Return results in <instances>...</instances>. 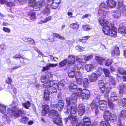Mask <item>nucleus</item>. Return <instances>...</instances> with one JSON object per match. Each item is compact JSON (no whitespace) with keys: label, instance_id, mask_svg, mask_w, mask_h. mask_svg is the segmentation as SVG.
Returning a JSON list of instances; mask_svg holds the SVG:
<instances>
[{"label":"nucleus","instance_id":"14","mask_svg":"<svg viewBox=\"0 0 126 126\" xmlns=\"http://www.w3.org/2000/svg\"><path fill=\"white\" fill-rule=\"evenodd\" d=\"M99 107L101 110H104L107 108V103L104 100H101L99 101Z\"/></svg>","mask_w":126,"mask_h":126},{"label":"nucleus","instance_id":"31","mask_svg":"<svg viewBox=\"0 0 126 126\" xmlns=\"http://www.w3.org/2000/svg\"><path fill=\"white\" fill-rule=\"evenodd\" d=\"M119 47H115L114 50L111 52V55L113 56H117L119 55L120 53L119 50Z\"/></svg>","mask_w":126,"mask_h":126},{"label":"nucleus","instance_id":"11","mask_svg":"<svg viewBox=\"0 0 126 126\" xmlns=\"http://www.w3.org/2000/svg\"><path fill=\"white\" fill-rule=\"evenodd\" d=\"M48 115L49 118L54 119L58 117V116H59V114L56 110L52 109L49 112Z\"/></svg>","mask_w":126,"mask_h":126},{"label":"nucleus","instance_id":"48","mask_svg":"<svg viewBox=\"0 0 126 126\" xmlns=\"http://www.w3.org/2000/svg\"><path fill=\"white\" fill-rule=\"evenodd\" d=\"M117 120V118L115 114H112L109 120H110L111 121L115 122Z\"/></svg>","mask_w":126,"mask_h":126},{"label":"nucleus","instance_id":"21","mask_svg":"<svg viewBox=\"0 0 126 126\" xmlns=\"http://www.w3.org/2000/svg\"><path fill=\"white\" fill-rule=\"evenodd\" d=\"M67 112L68 113V111L70 112L71 116H76V108H74L73 106H71L69 110L68 107V108Z\"/></svg>","mask_w":126,"mask_h":126},{"label":"nucleus","instance_id":"5","mask_svg":"<svg viewBox=\"0 0 126 126\" xmlns=\"http://www.w3.org/2000/svg\"><path fill=\"white\" fill-rule=\"evenodd\" d=\"M47 76L45 77L44 76H42L41 77V81L42 83H44L43 84V87L45 88H48L52 86H55L56 81H53L49 79H47Z\"/></svg>","mask_w":126,"mask_h":126},{"label":"nucleus","instance_id":"61","mask_svg":"<svg viewBox=\"0 0 126 126\" xmlns=\"http://www.w3.org/2000/svg\"><path fill=\"white\" fill-rule=\"evenodd\" d=\"M76 49L78 50L79 51H83L84 50V48L82 47H81L79 46H77L76 47Z\"/></svg>","mask_w":126,"mask_h":126},{"label":"nucleus","instance_id":"42","mask_svg":"<svg viewBox=\"0 0 126 126\" xmlns=\"http://www.w3.org/2000/svg\"><path fill=\"white\" fill-rule=\"evenodd\" d=\"M22 105L26 109H29L31 106V103L29 101H27L24 103H22Z\"/></svg>","mask_w":126,"mask_h":126},{"label":"nucleus","instance_id":"10","mask_svg":"<svg viewBox=\"0 0 126 126\" xmlns=\"http://www.w3.org/2000/svg\"><path fill=\"white\" fill-rule=\"evenodd\" d=\"M90 97V92L88 90L86 89H84L82 90L81 97L83 99H88Z\"/></svg>","mask_w":126,"mask_h":126},{"label":"nucleus","instance_id":"27","mask_svg":"<svg viewBox=\"0 0 126 126\" xmlns=\"http://www.w3.org/2000/svg\"><path fill=\"white\" fill-rule=\"evenodd\" d=\"M95 58L98 63L100 65L102 64L105 61V58L97 56H95Z\"/></svg>","mask_w":126,"mask_h":126},{"label":"nucleus","instance_id":"16","mask_svg":"<svg viewBox=\"0 0 126 126\" xmlns=\"http://www.w3.org/2000/svg\"><path fill=\"white\" fill-rule=\"evenodd\" d=\"M77 83L75 82L71 83L69 87V89L70 91L72 92H75V91H77Z\"/></svg>","mask_w":126,"mask_h":126},{"label":"nucleus","instance_id":"57","mask_svg":"<svg viewBox=\"0 0 126 126\" xmlns=\"http://www.w3.org/2000/svg\"><path fill=\"white\" fill-rule=\"evenodd\" d=\"M112 60L110 59H107L106 61V62L105 63V65L107 66H109L112 63Z\"/></svg>","mask_w":126,"mask_h":126},{"label":"nucleus","instance_id":"32","mask_svg":"<svg viewBox=\"0 0 126 126\" xmlns=\"http://www.w3.org/2000/svg\"><path fill=\"white\" fill-rule=\"evenodd\" d=\"M6 46L4 44H2L0 45V54H2L6 51Z\"/></svg>","mask_w":126,"mask_h":126},{"label":"nucleus","instance_id":"58","mask_svg":"<svg viewBox=\"0 0 126 126\" xmlns=\"http://www.w3.org/2000/svg\"><path fill=\"white\" fill-rule=\"evenodd\" d=\"M83 28L85 31H88L91 29V28L87 25H85L83 26Z\"/></svg>","mask_w":126,"mask_h":126},{"label":"nucleus","instance_id":"49","mask_svg":"<svg viewBox=\"0 0 126 126\" xmlns=\"http://www.w3.org/2000/svg\"><path fill=\"white\" fill-rule=\"evenodd\" d=\"M85 57L84 58V60L86 62V61H89L93 58V56L92 55L88 56H84Z\"/></svg>","mask_w":126,"mask_h":126},{"label":"nucleus","instance_id":"23","mask_svg":"<svg viewBox=\"0 0 126 126\" xmlns=\"http://www.w3.org/2000/svg\"><path fill=\"white\" fill-rule=\"evenodd\" d=\"M53 121L54 123L58 125L61 126L62 125L63 123L61 118L59 116H58L57 118L53 119Z\"/></svg>","mask_w":126,"mask_h":126},{"label":"nucleus","instance_id":"9","mask_svg":"<svg viewBox=\"0 0 126 126\" xmlns=\"http://www.w3.org/2000/svg\"><path fill=\"white\" fill-rule=\"evenodd\" d=\"M110 87H107L106 89V92L104 95L105 97L107 99L108 104L110 109H112L114 107V105L111 101H110L109 99L108 98V94L110 91Z\"/></svg>","mask_w":126,"mask_h":126},{"label":"nucleus","instance_id":"13","mask_svg":"<svg viewBox=\"0 0 126 126\" xmlns=\"http://www.w3.org/2000/svg\"><path fill=\"white\" fill-rule=\"evenodd\" d=\"M70 119L71 121V123L73 126H74L77 124L78 121L76 116H72L68 117L65 119V123H66L68 120Z\"/></svg>","mask_w":126,"mask_h":126},{"label":"nucleus","instance_id":"60","mask_svg":"<svg viewBox=\"0 0 126 126\" xmlns=\"http://www.w3.org/2000/svg\"><path fill=\"white\" fill-rule=\"evenodd\" d=\"M28 60V59L27 58H23L22 57L20 59L21 63L23 64H25L26 61Z\"/></svg>","mask_w":126,"mask_h":126},{"label":"nucleus","instance_id":"7","mask_svg":"<svg viewBox=\"0 0 126 126\" xmlns=\"http://www.w3.org/2000/svg\"><path fill=\"white\" fill-rule=\"evenodd\" d=\"M107 9L106 5L104 3H102L100 5L98 11V16H106L107 12L106 11Z\"/></svg>","mask_w":126,"mask_h":126},{"label":"nucleus","instance_id":"37","mask_svg":"<svg viewBox=\"0 0 126 126\" xmlns=\"http://www.w3.org/2000/svg\"><path fill=\"white\" fill-rule=\"evenodd\" d=\"M23 39L25 41L30 42L32 45H34L35 44L34 41L30 38L24 37L23 38Z\"/></svg>","mask_w":126,"mask_h":126},{"label":"nucleus","instance_id":"18","mask_svg":"<svg viewBox=\"0 0 126 126\" xmlns=\"http://www.w3.org/2000/svg\"><path fill=\"white\" fill-rule=\"evenodd\" d=\"M108 6L107 8H114L116 5V2L113 0H108L107 2Z\"/></svg>","mask_w":126,"mask_h":126},{"label":"nucleus","instance_id":"26","mask_svg":"<svg viewBox=\"0 0 126 126\" xmlns=\"http://www.w3.org/2000/svg\"><path fill=\"white\" fill-rule=\"evenodd\" d=\"M110 98L112 101H114L117 100L118 97L116 93L115 92H113L111 93Z\"/></svg>","mask_w":126,"mask_h":126},{"label":"nucleus","instance_id":"50","mask_svg":"<svg viewBox=\"0 0 126 126\" xmlns=\"http://www.w3.org/2000/svg\"><path fill=\"white\" fill-rule=\"evenodd\" d=\"M118 32L121 34L125 33L126 34V29L123 28H119L118 29Z\"/></svg>","mask_w":126,"mask_h":126},{"label":"nucleus","instance_id":"64","mask_svg":"<svg viewBox=\"0 0 126 126\" xmlns=\"http://www.w3.org/2000/svg\"><path fill=\"white\" fill-rule=\"evenodd\" d=\"M108 124V123L107 124H106L105 122L102 121L100 123V126H107V125L108 126H109Z\"/></svg>","mask_w":126,"mask_h":126},{"label":"nucleus","instance_id":"25","mask_svg":"<svg viewBox=\"0 0 126 126\" xmlns=\"http://www.w3.org/2000/svg\"><path fill=\"white\" fill-rule=\"evenodd\" d=\"M42 113L45 115L49 112V106L47 105H43L42 107Z\"/></svg>","mask_w":126,"mask_h":126},{"label":"nucleus","instance_id":"56","mask_svg":"<svg viewBox=\"0 0 126 126\" xmlns=\"http://www.w3.org/2000/svg\"><path fill=\"white\" fill-rule=\"evenodd\" d=\"M103 71L102 68L101 67H99L98 68L97 70V74L99 75H101L102 73V71Z\"/></svg>","mask_w":126,"mask_h":126},{"label":"nucleus","instance_id":"45","mask_svg":"<svg viewBox=\"0 0 126 126\" xmlns=\"http://www.w3.org/2000/svg\"><path fill=\"white\" fill-rule=\"evenodd\" d=\"M88 79L86 78H85L83 79L82 83L83 87L86 88L88 87Z\"/></svg>","mask_w":126,"mask_h":126},{"label":"nucleus","instance_id":"47","mask_svg":"<svg viewBox=\"0 0 126 126\" xmlns=\"http://www.w3.org/2000/svg\"><path fill=\"white\" fill-rule=\"evenodd\" d=\"M119 73L122 75H126V71L122 68H119L118 69Z\"/></svg>","mask_w":126,"mask_h":126},{"label":"nucleus","instance_id":"17","mask_svg":"<svg viewBox=\"0 0 126 126\" xmlns=\"http://www.w3.org/2000/svg\"><path fill=\"white\" fill-rule=\"evenodd\" d=\"M28 0H13L12 2H8L7 1V3L6 4L7 6H9L10 7H12L15 5L14 3L13 2L14 1H18L20 2L22 4L23 3H26L27 2Z\"/></svg>","mask_w":126,"mask_h":126},{"label":"nucleus","instance_id":"35","mask_svg":"<svg viewBox=\"0 0 126 126\" xmlns=\"http://www.w3.org/2000/svg\"><path fill=\"white\" fill-rule=\"evenodd\" d=\"M44 93V100L46 101H48L50 98L49 96L50 93L48 92L47 90H45Z\"/></svg>","mask_w":126,"mask_h":126},{"label":"nucleus","instance_id":"38","mask_svg":"<svg viewBox=\"0 0 126 126\" xmlns=\"http://www.w3.org/2000/svg\"><path fill=\"white\" fill-rule=\"evenodd\" d=\"M49 89L47 90L49 93H51L52 94H53L54 93H56L57 92V90L56 88L52 86L51 87L49 88Z\"/></svg>","mask_w":126,"mask_h":126},{"label":"nucleus","instance_id":"63","mask_svg":"<svg viewBox=\"0 0 126 126\" xmlns=\"http://www.w3.org/2000/svg\"><path fill=\"white\" fill-rule=\"evenodd\" d=\"M13 58L14 59L21 58L22 57L21 55L19 53L16 54L15 55L13 56Z\"/></svg>","mask_w":126,"mask_h":126},{"label":"nucleus","instance_id":"19","mask_svg":"<svg viewBox=\"0 0 126 126\" xmlns=\"http://www.w3.org/2000/svg\"><path fill=\"white\" fill-rule=\"evenodd\" d=\"M98 84L100 92H101L102 93H103L105 90V88L103 81L102 80H99L98 82Z\"/></svg>","mask_w":126,"mask_h":126},{"label":"nucleus","instance_id":"52","mask_svg":"<svg viewBox=\"0 0 126 126\" xmlns=\"http://www.w3.org/2000/svg\"><path fill=\"white\" fill-rule=\"evenodd\" d=\"M21 121L22 122L24 123H27L28 120V118L26 117L23 116L22 117Z\"/></svg>","mask_w":126,"mask_h":126},{"label":"nucleus","instance_id":"1","mask_svg":"<svg viewBox=\"0 0 126 126\" xmlns=\"http://www.w3.org/2000/svg\"><path fill=\"white\" fill-rule=\"evenodd\" d=\"M98 20L100 25L103 27V31L106 35L114 37L117 34L116 29L113 23L109 22L103 17H99Z\"/></svg>","mask_w":126,"mask_h":126},{"label":"nucleus","instance_id":"34","mask_svg":"<svg viewBox=\"0 0 126 126\" xmlns=\"http://www.w3.org/2000/svg\"><path fill=\"white\" fill-rule=\"evenodd\" d=\"M121 11H115L113 13V15L115 18H120L121 16Z\"/></svg>","mask_w":126,"mask_h":126},{"label":"nucleus","instance_id":"36","mask_svg":"<svg viewBox=\"0 0 126 126\" xmlns=\"http://www.w3.org/2000/svg\"><path fill=\"white\" fill-rule=\"evenodd\" d=\"M85 69L88 72H90L94 69L93 66L92 64H89L85 65Z\"/></svg>","mask_w":126,"mask_h":126},{"label":"nucleus","instance_id":"40","mask_svg":"<svg viewBox=\"0 0 126 126\" xmlns=\"http://www.w3.org/2000/svg\"><path fill=\"white\" fill-rule=\"evenodd\" d=\"M98 104L99 103H96L94 101H93L91 105L92 109L93 110L98 108Z\"/></svg>","mask_w":126,"mask_h":126},{"label":"nucleus","instance_id":"51","mask_svg":"<svg viewBox=\"0 0 126 126\" xmlns=\"http://www.w3.org/2000/svg\"><path fill=\"white\" fill-rule=\"evenodd\" d=\"M53 36L55 37L58 38L60 39L64 40L65 38L61 36L59 34L56 33H53Z\"/></svg>","mask_w":126,"mask_h":126},{"label":"nucleus","instance_id":"28","mask_svg":"<svg viewBox=\"0 0 126 126\" xmlns=\"http://www.w3.org/2000/svg\"><path fill=\"white\" fill-rule=\"evenodd\" d=\"M75 57L73 55H69L68 56L67 61L70 64H74L75 62Z\"/></svg>","mask_w":126,"mask_h":126},{"label":"nucleus","instance_id":"33","mask_svg":"<svg viewBox=\"0 0 126 126\" xmlns=\"http://www.w3.org/2000/svg\"><path fill=\"white\" fill-rule=\"evenodd\" d=\"M117 6L120 11L122 10L123 9L125 8L126 7L123 4V1L120 0L118 1Z\"/></svg>","mask_w":126,"mask_h":126},{"label":"nucleus","instance_id":"29","mask_svg":"<svg viewBox=\"0 0 126 126\" xmlns=\"http://www.w3.org/2000/svg\"><path fill=\"white\" fill-rule=\"evenodd\" d=\"M64 82L62 81H60L58 84L55 82V85L57 86L58 89L61 90L62 89L64 85Z\"/></svg>","mask_w":126,"mask_h":126},{"label":"nucleus","instance_id":"15","mask_svg":"<svg viewBox=\"0 0 126 126\" xmlns=\"http://www.w3.org/2000/svg\"><path fill=\"white\" fill-rule=\"evenodd\" d=\"M58 65V63L53 64L49 63H48L45 66L43 67L42 70V72H44L46 70L50 69V67H53L57 66Z\"/></svg>","mask_w":126,"mask_h":126},{"label":"nucleus","instance_id":"53","mask_svg":"<svg viewBox=\"0 0 126 126\" xmlns=\"http://www.w3.org/2000/svg\"><path fill=\"white\" fill-rule=\"evenodd\" d=\"M121 103L122 107L124 108H126V98H123L122 100Z\"/></svg>","mask_w":126,"mask_h":126},{"label":"nucleus","instance_id":"55","mask_svg":"<svg viewBox=\"0 0 126 126\" xmlns=\"http://www.w3.org/2000/svg\"><path fill=\"white\" fill-rule=\"evenodd\" d=\"M76 61H78L79 63H85L86 62L84 61L81 58L79 57H76Z\"/></svg>","mask_w":126,"mask_h":126},{"label":"nucleus","instance_id":"39","mask_svg":"<svg viewBox=\"0 0 126 126\" xmlns=\"http://www.w3.org/2000/svg\"><path fill=\"white\" fill-rule=\"evenodd\" d=\"M6 107L0 102V112L2 113H5Z\"/></svg>","mask_w":126,"mask_h":126},{"label":"nucleus","instance_id":"24","mask_svg":"<svg viewBox=\"0 0 126 126\" xmlns=\"http://www.w3.org/2000/svg\"><path fill=\"white\" fill-rule=\"evenodd\" d=\"M89 80L90 81L94 82L97 79V75L95 73H93L89 76Z\"/></svg>","mask_w":126,"mask_h":126},{"label":"nucleus","instance_id":"44","mask_svg":"<svg viewBox=\"0 0 126 126\" xmlns=\"http://www.w3.org/2000/svg\"><path fill=\"white\" fill-rule=\"evenodd\" d=\"M68 73V75L70 77L72 78L75 77V71L74 70H69Z\"/></svg>","mask_w":126,"mask_h":126},{"label":"nucleus","instance_id":"43","mask_svg":"<svg viewBox=\"0 0 126 126\" xmlns=\"http://www.w3.org/2000/svg\"><path fill=\"white\" fill-rule=\"evenodd\" d=\"M70 27L73 29L77 30L79 27V25L77 23H74L70 24Z\"/></svg>","mask_w":126,"mask_h":126},{"label":"nucleus","instance_id":"12","mask_svg":"<svg viewBox=\"0 0 126 126\" xmlns=\"http://www.w3.org/2000/svg\"><path fill=\"white\" fill-rule=\"evenodd\" d=\"M85 107L84 104H80L78 106V112L80 116H82L85 112Z\"/></svg>","mask_w":126,"mask_h":126},{"label":"nucleus","instance_id":"30","mask_svg":"<svg viewBox=\"0 0 126 126\" xmlns=\"http://www.w3.org/2000/svg\"><path fill=\"white\" fill-rule=\"evenodd\" d=\"M120 94H121L123 92L126 93V86L125 85L122 84L120 85Z\"/></svg>","mask_w":126,"mask_h":126},{"label":"nucleus","instance_id":"62","mask_svg":"<svg viewBox=\"0 0 126 126\" xmlns=\"http://www.w3.org/2000/svg\"><path fill=\"white\" fill-rule=\"evenodd\" d=\"M31 19L32 20H34L36 19L35 16V13H32L30 16Z\"/></svg>","mask_w":126,"mask_h":126},{"label":"nucleus","instance_id":"41","mask_svg":"<svg viewBox=\"0 0 126 126\" xmlns=\"http://www.w3.org/2000/svg\"><path fill=\"white\" fill-rule=\"evenodd\" d=\"M67 62V59H65L60 62L59 63V68L63 67L65 66Z\"/></svg>","mask_w":126,"mask_h":126},{"label":"nucleus","instance_id":"8","mask_svg":"<svg viewBox=\"0 0 126 126\" xmlns=\"http://www.w3.org/2000/svg\"><path fill=\"white\" fill-rule=\"evenodd\" d=\"M103 70L106 77H108V79H109V81L111 82V83L113 85L115 84L116 82L114 80V79L110 75V73L109 70L106 68H103Z\"/></svg>","mask_w":126,"mask_h":126},{"label":"nucleus","instance_id":"20","mask_svg":"<svg viewBox=\"0 0 126 126\" xmlns=\"http://www.w3.org/2000/svg\"><path fill=\"white\" fill-rule=\"evenodd\" d=\"M83 123H82L83 125L89 126L91 124L90 118L86 116H84L83 119Z\"/></svg>","mask_w":126,"mask_h":126},{"label":"nucleus","instance_id":"59","mask_svg":"<svg viewBox=\"0 0 126 126\" xmlns=\"http://www.w3.org/2000/svg\"><path fill=\"white\" fill-rule=\"evenodd\" d=\"M58 6V4H56L55 3L53 2L51 4V8L53 9H56Z\"/></svg>","mask_w":126,"mask_h":126},{"label":"nucleus","instance_id":"6","mask_svg":"<svg viewBox=\"0 0 126 126\" xmlns=\"http://www.w3.org/2000/svg\"><path fill=\"white\" fill-rule=\"evenodd\" d=\"M64 106V101L61 100H59L57 105L56 102H53L52 101L51 102V107L52 108H57L59 111L62 110Z\"/></svg>","mask_w":126,"mask_h":126},{"label":"nucleus","instance_id":"3","mask_svg":"<svg viewBox=\"0 0 126 126\" xmlns=\"http://www.w3.org/2000/svg\"><path fill=\"white\" fill-rule=\"evenodd\" d=\"M76 93L75 92L73 93L71 97H67L66 98L67 104L68 105L70 104H73L76 102L77 100V96H79L81 94L82 95V89L79 88L77 90Z\"/></svg>","mask_w":126,"mask_h":126},{"label":"nucleus","instance_id":"22","mask_svg":"<svg viewBox=\"0 0 126 126\" xmlns=\"http://www.w3.org/2000/svg\"><path fill=\"white\" fill-rule=\"evenodd\" d=\"M112 114L109 110L106 111L104 112L103 117L106 120L108 121L110 120Z\"/></svg>","mask_w":126,"mask_h":126},{"label":"nucleus","instance_id":"54","mask_svg":"<svg viewBox=\"0 0 126 126\" xmlns=\"http://www.w3.org/2000/svg\"><path fill=\"white\" fill-rule=\"evenodd\" d=\"M75 77L76 79L82 77V74L79 71H78L75 74Z\"/></svg>","mask_w":126,"mask_h":126},{"label":"nucleus","instance_id":"46","mask_svg":"<svg viewBox=\"0 0 126 126\" xmlns=\"http://www.w3.org/2000/svg\"><path fill=\"white\" fill-rule=\"evenodd\" d=\"M120 116L123 119L126 118V110H122L120 114Z\"/></svg>","mask_w":126,"mask_h":126},{"label":"nucleus","instance_id":"2","mask_svg":"<svg viewBox=\"0 0 126 126\" xmlns=\"http://www.w3.org/2000/svg\"><path fill=\"white\" fill-rule=\"evenodd\" d=\"M26 111L24 110H13L11 108L8 109L7 111V115L5 114H4L3 117L5 118L6 120L7 121L8 123H9L11 120L9 116L11 117L13 115L15 117L18 118L21 116L22 114H26Z\"/></svg>","mask_w":126,"mask_h":126},{"label":"nucleus","instance_id":"4","mask_svg":"<svg viewBox=\"0 0 126 126\" xmlns=\"http://www.w3.org/2000/svg\"><path fill=\"white\" fill-rule=\"evenodd\" d=\"M35 0H29V6L32 7L34 11H38L45 5V2L44 0H42L35 3Z\"/></svg>","mask_w":126,"mask_h":126}]
</instances>
